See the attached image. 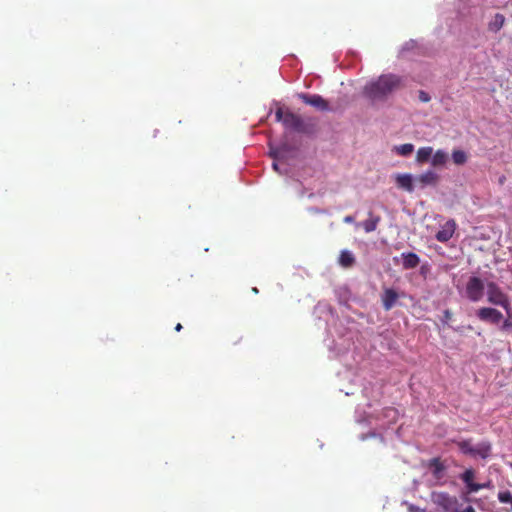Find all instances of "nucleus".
<instances>
[{
  "instance_id": "1",
  "label": "nucleus",
  "mask_w": 512,
  "mask_h": 512,
  "mask_svg": "<svg viewBox=\"0 0 512 512\" xmlns=\"http://www.w3.org/2000/svg\"><path fill=\"white\" fill-rule=\"evenodd\" d=\"M403 87V79L395 74H383L378 79L367 83L365 95L372 100H384L391 93Z\"/></svg>"
},
{
  "instance_id": "2",
  "label": "nucleus",
  "mask_w": 512,
  "mask_h": 512,
  "mask_svg": "<svg viewBox=\"0 0 512 512\" xmlns=\"http://www.w3.org/2000/svg\"><path fill=\"white\" fill-rule=\"evenodd\" d=\"M431 501L442 512H452L460 502L456 496L442 491L432 492Z\"/></svg>"
},
{
  "instance_id": "3",
  "label": "nucleus",
  "mask_w": 512,
  "mask_h": 512,
  "mask_svg": "<svg viewBox=\"0 0 512 512\" xmlns=\"http://www.w3.org/2000/svg\"><path fill=\"white\" fill-rule=\"evenodd\" d=\"M457 446L462 453L474 457L479 456L483 459L487 458L491 451V445L487 442H482L477 446H473L471 440H462L457 442Z\"/></svg>"
},
{
  "instance_id": "4",
  "label": "nucleus",
  "mask_w": 512,
  "mask_h": 512,
  "mask_svg": "<svg viewBox=\"0 0 512 512\" xmlns=\"http://www.w3.org/2000/svg\"><path fill=\"white\" fill-rule=\"evenodd\" d=\"M487 299L493 305H498L506 309L509 313L510 302L508 296L501 290V288L494 282L487 285Z\"/></svg>"
},
{
  "instance_id": "5",
  "label": "nucleus",
  "mask_w": 512,
  "mask_h": 512,
  "mask_svg": "<svg viewBox=\"0 0 512 512\" xmlns=\"http://www.w3.org/2000/svg\"><path fill=\"white\" fill-rule=\"evenodd\" d=\"M484 288V283L479 277H470L465 289L467 298L472 302L480 301L484 295Z\"/></svg>"
},
{
  "instance_id": "6",
  "label": "nucleus",
  "mask_w": 512,
  "mask_h": 512,
  "mask_svg": "<svg viewBox=\"0 0 512 512\" xmlns=\"http://www.w3.org/2000/svg\"><path fill=\"white\" fill-rule=\"evenodd\" d=\"M283 125L287 129L294 130L298 133H308V125L305 124L303 119L299 116L294 114L293 112L286 111L285 112V118Z\"/></svg>"
},
{
  "instance_id": "7",
  "label": "nucleus",
  "mask_w": 512,
  "mask_h": 512,
  "mask_svg": "<svg viewBox=\"0 0 512 512\" xmlns=\"http://www.w3.org/2000/svg\"><path fill=\"white\" fill-rule=\"evenodd\" d=\"M298 97L307 105L313 106L317 110L327 111L329 110V104L322 96L318 94H307L300 93Z\"/></svg>"
},
{
  "instance_id": "8",
  "label": "nucleus",
  "mask_w": 512,
  "mask_h": 512,
  "mask_svg": "<svg viewBox=\"0 0 512 512\" xmlns=\"http://www.w3.org/2000/svg\"><path fill=\"white\" fill-rule=\"evenodd\" d=\"M477 316L481 321L491 322L493 324H498L503 318V315L500 311L490 307L480 308L477 311Z\"/></svg>"
},
{
  "instance_id": "9",
  "label": "nucleus",
  "mask_w": 512,
  "mask_h": 512,
  "mask_svg": "<svg viewBox=\"0 0 512 512\" xmlns=\"http://www.w3.org/2000/svg\"><path fill=\"white\" fill-rule=\"evenodd\" d=\"M475 472L473 469H466L461 475L460 479L465 483L469 493L478 492L479 490L488 487V484H479L473 481Z\"/></svg>"
},
{
  "instance_id": "10",
  "label": "nucleus",
  "mask_w": 512,
  "mask_h": 512,
  "mask_svg": "<svg viewBox=\"0 0 512 512\" xmlns=\"http://www.w3.org/2000/svg\"><path fill=\"white\" fill-rule=\"evenodd\" d=\"M456 230V223L454 220H448L439 231L436 233L435 238L442 243L449 241Z\"/></svg>"
},
{
  "instance_id": "11",
  "label": "nucleus",
  "mask_w": 512,
  "mask_h": 512,
  "mask_svg": "<svg viewBox=\"0 0 512 512\" xmlns=\"http://www.w3.org/2000/svg\"><path fill=\"white\" fill-rule=\"evenodd\" d=\"M398 298H399V295L394 289H392V288L384 289V292L381 296L382 305H383L384 310H386V311L391 310L394 307L395 303L397 302Z\"/></svg>"
},
{
  "instance_id": "12",
  "label": "nucleus",
  "mask_w": 512,
  "mask_h": 512,
  "mask_svg": "<svg viewBox=\"0 0 512 512\" xmlns=\"http://www.w3.org/2000/svg\"><path fill=\"white\" fill-rule=\"evenodd\" d=\"M289 151L288 146L286 144L281 145L280 147L271 149L270 156L274 159L272 167L275 171H279L278 161H281L285 158L286 153Z\"/></svg>"
},
{
  "instance_id": "13",
  "label": "nucleus",
  "mask_w": 512,
  "mask_h": 512,
  "mask_svg": "<svg viewBox=\"0 0 512 512\" xmlns=\"http://www.w3.org/2000/svg\"><path fill=\"white\" fill-rule=\"evenodd\" d=\"M438 178V175L434 171L428 170L425 173L417 176L415 181L420 183L421 187L423 188L428 185H435L438 181Z\"/></svg>"
},
{
  "instance_id": "14",
  "label": "nucleus",
  "mask_w": 512,
  "mask_h": 512,
  "mask_svg": "<svg viewBox=\"0 0 512 512\" xmlns=\"http://www.w3.org/2000/svg\"><path fill=\"white\" fill-rule=\"evenodd\" d=\"M401 257L403 259L402 265L404 269H413L416 268L420 263V258L416 253H402Z\"/></svg>"
},
{
  "instance_id": "15",
  "label": "nucleus",
  "mask_w": 512,
  "mask_h": 512,
  "mask_svg": "<svg viewBox=\"0 0 512 512\" xmlns=\"http://www.w3.org/2000/svg\"><path fill=\"white\" fill-rule=\"evenodd\" d=\"M396 183L399 188L408 192H412L414 190L413 178L410 174H398L396 176Z\"/></svg>"
},
{
  "instance_id": "16",
  "label": "nucleus",
  "mask_w": 512,
  "mask_h": 512,
  "mask_svg": "<svg viewBox=\"0 0 512 512\" xmlns=\"http://www.w3.org/2000/svg\"><path fill=\"white\" fill-rule=\"evenodd\" d=\"M429 468L434 478L441 479L444 475L445 466L439 458H433L429 461Z\"/></svg>"
},
{
  "instance_id": "17",
  "label": "nucleus",
  "mask_w": 512,
  "mask_h": 512,
  "mask_svg": "<svg viewBox=\"0 0 512 512\" xmlns=\"http://www.w3.org/2000/svg\"><path fill=\"white\" fill-rule=\"evenodd\" d=\"M339 264L344 268L352 267L355 264L354 255L348 250L341 251L339 256Z\"/></svg>"
},
{
  "instance_id": "18",
  "label": "nucleus",
  "mask_w": 512,
  "mask_h": 512,
  "mask_svg": "<svg viewBox=\"0 0 512 512\" xmlns=\"http://www.w3.org/2000/svg\"><path fill=\"white\" fill-rule=\"evenodd\" d=\"M433 154V148L430 146L421 147L418 149L416 154V161L418 163H426L430 160Z\"/></svg>"
},
{
  "instance_id": "19",
  "label": "nucleus",
  "mask_w": 512,
  "mask_h": 512,
  "mask_svg": "<svg viewBox=\"0 0 512 512\" xmlns=\"http://www.w3.org/2000/svg\"><path fill=\"white\" fill-rule=\"evenodd\" d=\"M505 23V16L503 14L497 13L491 20V22L488 25V28L490 31L498 32Z\"/></svg>"
},
{
  "instance_id": "20",
  "label": "nucleus",
  "mask_w": 512,
  "mask_h": 512,
  "mask_svg": "<svg viewBox=\"0 0 512 512\" xmlns=\"http://www.w3.org/2000/svg\"><path fill=\"white\" fill-rule=\"evenodd\" d=\"M448 160V155L443 150H437L431 157V164L434 167L444 165Z\"/></svg>"
},
{
  "instance_id": "21",
  "label": "nucleus",
  "mask_w": 512,
  "mask_h": 512,
  "mask_svg": "<svg viewBox=\"0 0 512 512\" xmlns=\"http://www.w3.org/2000/svg\"><path fill=\"white\" fill-rule=\"evenodd\" d=\"M379 221H380L379 216L371 217V218L363 221L361 225L366 233H370V232H373L374 230H376Z\"/></svg>"
},
{
  "instance_id": "22",
  "label": "nucleus",
  "mask_w": 512,
  "mask_h": 512,
  "mask_svg": "<svg viewBox=\"0 0 512 512\" xmlns=\"http://www.w3.org/2000/svg\"><path fill=\"white\" fill-rule=\"evenodd\" d=\"M394 150L401 156H409L414 150V145L411 143H405L399 146H395Z\"/></svg>"
},
{
  "instance_id": "23",
  "label": "nucleus",
  "mask_w": 512,
  "mask_h": 512,
  "mask_svg": "<svg viewBox=\"0 0 512 512\" xmlns=\"http://www.w3.org/2000/svg\"><path fill=\"white\" fill-rule=\"evenodd\" d=\"M452 160L456 165H463L467 161V154L462 150H454L452 152Z\"/></svg>"
},
{
  "instance_id": "24",
  "label": "nucleus",
  "mask_w": 512,
  "mask_h": 512,
  "mask_svg": "<svg viewBox=\"0 0 512 512\" xmlns=\"http://www.w3.org/2000/svg\"><path fill=\"white\" fill-rule=\"evenodd\" d=\"M498 500L501 503H510L511 504V511H512V494L510 491H501L498 493Z\"/></svg>"
},
{
  "instance_id": "25",
  "label": "nucleus",
  "mask_w": 512,
  "mask_h": 512,
  "mask_svg": "<svg viewBox=\"0 0 512 512\" xmlns=\"http://www.w3.org/2000/svg\"><path fill=\"white\" fill-rule=\"evenodd\" d=\"M452 512H476L473 506L468 505L463 507V504L461 502L458 503V505L452 510Z\"/></svg>"
},
{
  "instance_id": "26",
  "label": "nucleus",
  "mask_w": 512,
  "mask_h": 512,
  "mask_svg": "<svg viewBox=\"0 0 512 512\" xmlns=\"http://www.w3.org/2000/svg\"><path fill=\"white\" fill-rule=\"evenodd\" d=\"M418 97H419V100L421 102H423V103H427V102H429L431 100L430 95L427 92L423 91V90L419 91Z\"/></svg>"
},
{
  "instance_id": "27",
  "label": "nucleus",
  "mask_w": 512,
  "mask_h": 512,
  "mask_svg": "<svg viewBox=\"0 0 512 512\" xmlns=\"http://www.w3.org/2000/svg\"><path fill=\"white\" fill-rule=\"evenodd\" d=\"M276 121L284 123L285 112L282 108H278L275 112Z\"/></svg>"
},
{
  "instance_id": "28",
  "label": "nucleus",
  "mask_w": 512,
  "mask_h": 512,
  "mask_svg": "<svg viewBox=\"0 0 512 512\" xmlns=\"http://www.w3.org/2000/svg\"><path fill=\"white\" fill-rule=\"evenodd\" d=\"M511 328H512V321H510V320H508V319H507V320H505V321L503 322L502 326H501V330H503V331H507V330H509V329H511Z\"/></svg>"
},
{
  "instance_id": "29",
  "label": "nucleus",
  "mask_w": 512,
  "mask_h": 512,
  "mask_svg": "<svg viewBox=\"0 0 512 512\" xmlns=\"http://www.w3.org/2000/svg\"><path fill=\"white\" fill-rule=\"evenodd\" d=\"M452 317V313L449 310L444 311V318L446 321L450 320Z\"/></svg>"
},
{
  "instance_id": "30",
  "label": "nucleus",
  "mask_w": 512,
  "mask_h": 512,
  "mask_svg": "<svg viewBox=\"0 0 512 512\" xmlns=\"http://www.w3.org/2000/svg\"><path fill=\"white\" fill-rule=\"evenodd\" d=\"M354 221V217L351 216V215H347L345 218H344V222L345 223H352Z\"/></svg>"
},
{
  "instance_id": "31",
  "label": "nucleus",
  "mask_w": 512,
  "mask_h": 512,
  "mask_svg": "<svg viewBox=\"0 0 512 512\" xmlns=\"http://www.w3.org/2000/svg\"><path fill=\"white\" fill-rule=\"evenodd\" d=\"M182 328H183V327H182V325H181L180 323H178V324L175 326V330H176L177 332L181 331V329H182Z\"/></svg>"
},
{
  "instance_id": "32",
  "label": "nucleus",
  "mask_w": 512,
  "mask_h": 512,
  "mask_svg": "<svg viewBox=\"0 0 512 512\" xmlns=\"http://www.w3.org/2000/svg\"><path fill=\"white\" fill-rule=\"evenodd\" d=\"M416 510H417V509H416L414 506H411V507H410V511H411V512H416Z\"/></svg>"
},
{
  "instance_id": "33",
  "label": "nucleus",
  "mask_w": 512,
  "mask_h": 512,
  "mask_svg": "<svg viewBox=\"0 0 512 512\" xmlns=\"http://www.w3.org/2000/svg\"><path fill=\"white\" fill-rule=\"evenodd\" d=\"M252 291H253L254 293H256V294L259 292V291H258V289H257L256 287H254V288L252 289Z\"/></svg>"
}]
</instances>
